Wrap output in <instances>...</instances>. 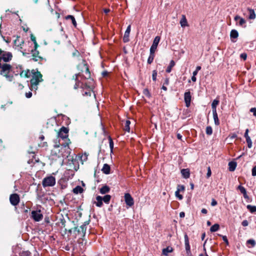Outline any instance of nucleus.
Instances as JSON below:
<instances>
[{
    "label": "nucleus",
    "instance_id": "8fccbe9b",
    "mask_svg": "<svg viewBox=\"0 0 256 256\" xmlns=\"http://www.w3.org/2000/svg\"><path fill=\"white\" fill-rule=\"evenodd\" d=\"M185 246H186V252L188 253V252H190V246L189 242L185 243Z\"/></svg>",
    "mask_w": 256,
    "mask_h": 256
},
{
    "label": "nucleus",
    "instance_id": "f704fd0d",
    "mask_svg": "<svg viewBox=\"0 0 256 256\" xmlns=\"http://www.w3.org/2000/svg\"><path fill=\"white\" fill-rule=\"evenodd\" d=\"M246 208L248 210L252 213L256 212V206L248 205Z\"/></svg>",
    "mask_w": 256,
    "mask_h": 256
},
{
    "label": "nucleus",
    "instance_id": "052dcab7",
    "mask_svg": "<svg viewBox=\"0 0 256 256\" xmlns=\"http://www.w3.org/2000/svg\"><path fill=\"white\" fill-rule=\"evenodd\" d=\"M222 240L227 244H228V240L226 236H222Z\"/></svg>",
    "mask_w": 256,
    "mask_h": 256
},
{
    "label": "nucleus",
    "instance_id": "0e129e2a",
    "mask_svg": "<svg viewBox=\"0 0 256 256\" xmlns=\"http://www.w3.org/2000/svg\"><path fill=\"white\" fill-rule=\"evenodd\" d=\"M80 228L82 229V231L84 232V230L86 231V227L85 224H82L80 226Z\"/></svg>",
    "mask_w": 256,
    "mask_h": 256
},
{
    "label": "nucleus",
    "instance_id": "de8ad7c7",
    "mask_svg": "<svg viewBox=\"0 0 256 256\" xmlns=\"http://www.w3.org/2000/svg\"><path fill=\"white\" fill-rule=\"evenodd\" d=\"M88 88H89V90L88 91H86V92H84V94H83L84 96H90L91 90H92V88L90 86H88Z\"/></svg>",
    "mask_w": 256,
    "mask_h": 256
},
{
    "label": "nucleus",
    "instance_id": "0eeeda50",
    "mask_svg": "<svg viewBox=\"0 0 256 256\" xmlns=\"http://www.w3.org/2000/svg\"><path fill=\"white\" fill-rule=\"evenodd\" d=\"M31 214V218L35 222H40L43 218V215L40 210H32Z\"/></svg>",
    "mask_w": 256,
    "mask_h": 256
},
{
    "label": "nucleus",
    "instance_id": "c85d7f7f",
    "mask_svg": "<svg viewBox=\"0 0 256 256\" xmlns=\"http://www.w3.org/2000/svg\"><path fill=\"white\" fill-rule=\"evenodd\" d=\"M175 65V62L173 60H172L170 62L169 66H168L166 72L168 73H170L172 71V68L174 67Z\"/></svg>",
    "mask_w": 256,
    "mask_h": 256
},
{
    "label": "nucleus",
    "instance_id": "4c0bfd02",
    "mask_svg": "<svg viewBox=\"0 0 256 256\" xmlns=\"http://www.w3.org/2000/svg\"><path fill=\"white\" fill-rule=\"evenodd\" d=\"M23 70V68H22V66H16V70L14 72L16 73V75H18V74H20V71H22Z\"/></svg>",
    "mask_w": 256,
    "mask_h": 256
},
{
    "label": "nucleus",
    "instance_id": "79ce46f5",
    "mask_svg": "<svg viewBox=\"0 0 256 256\" xmlns=\"http://www.w3.org/2000/svg\"><path fill=\"white\" fill-rule=\"evenodd\" d=\"M20 256H32L31 253L28 251H23L20 254Z\"/></svg>",
    "mask_w": 256,
    "mask_h": 256
},
{
    "label": "nucleus",
    "instance_id": "4d7b16f0",
    "mask_svg": "<svg viewBox=\"0 0 256 256\" xmlns=\"http://www.w3.org/2000/svg\"><path fill=\"white\" fill-rule=\"evenodd\" d=\"M242 224L244 226H246L248 224V221L247 220H244L242 222Z\"/></svg>",
    "mask_w": 256,
    "mask_h": 256
},
{
    "label": "nucleus",
    "instance_id": "3c124183",
    "mask_svg": "<svg viewBox=\"0 0 256 256\" xmlns=\"http://www.w3.org/2000/svg\"><path fill=\"white\" fill-rule=\"evenodd\" d=\"M211 174H212V172H211L210 168V166H208V172H207V174H206L207 178L210 177L211 176Z\"/></svg>",
    "mask_w": 256,
    "mask_h": 256
},
{
    "label": "nucleus",
    "instance_id": "680f3d73",
    "mask_svg": "<svg viewBox=\"0 0 256 256\" xmlns=\"http://www.w3.org/2000/svg\"><path fill=\"white\" fill-rule=\"evenodd\" d=\"M80 55V52L78 50H75L74 52L72 53V56H78Z\"/></svg>",
    "mask_w": 256,
    "mask_h": 256
},
{
    "label": "nucleus",
    "instance_id": "a878e982",
    "mask_svg": "<svg viewBox=\"0 0 256 256\" xmlns=\"http://www.w3.org/2000/svg\"><path fill=\"white\" fill-rule=\"evenodd\" d=\"M248 10L249 12L248 18L250 20H254L256 18V14L254 10L248 8Z\"/></svg>",
    "mask_w": 256,
    "mask_h": 256
},
{
    "label": "nucleus",
    "instance_id": "c9c22d12",
    "mask_svg": "<svg viewBox=\"0 0 256 256\" xmlns=\"http://www.w3.org/2000/svg\"><path fill=\"white\" fill-rule=\"evenodd\" d=\"M246 244L248 247H250L248 246L249 244H250L252 247H254L256 245V242L254 240L250 239L246 241Z\"/></svg>",
    "mask_w": 256,
    "mask_h": 256
},
{
    "label": "nucleus",
    "instance_id": "69168bd1",
    "mask_svg": "<svg viewBox=\"0 0 256 256\" xmlns=\"http://www.w3.org/2000/svg\"><path fill=\"white\" fill-rule=\"evenodd\" d=\"M169 84V79L166 78L165 80H164V85H168Z\"/></svg>",
    "mask_w": 256,
    "mask_h": 256
},
{
    "label": "nucleus",
    "instance_id": "5fc2aeb1",
    "mask_svg": "<svg viewBox=\"0 0 256 256\" xmlns=\"http://www.w3.org/2000/svg\"><path fill=\"white\" fill-rule=\"evenodd\" d=\"M240 57L244 60H246L247 58V55L245 53H242L240 55Z\"/></svg>",
    "mask_w": 256,
    "mask_h": 256
},
{
    "label": "nucleus",
    "instance_id": "37998d69",
    "mask_svg": "<svg viewBox=\"0 0 256 256\" xmlns=\"http://www.w3.org/2000/svg\"><path fill=\"white\" fill-rule=\"evenodd\" d=\"M143 94L147 97L150 98L151 95L148 88H145L143 90Z\"/></svg>",
    "mask_w": 256,
    "mask_h": 256
},
{
    "label": "nucleus",
    "instance_id": "bb28decb",
    "mask_svg": "<svg viewBox=\"0 0 256 256\" xmlns=\"http://www.w3.org/2000/svg\"><path fill=\"white\" fill-rule=\"evenodd\" d=\"M219 104V100H218L215 99L213 100L212 104V112H216V106Z\"/></svg>",
    "mask_w": 256,
    "mask_h": 256
},
{
    "label": "nucleus",
    "instance_id": "f03ea898",
    "mask_svg": "<svg viewBox=\"0 0 256 256\" xmlns=\"http://www.w3.org/2000/svg\"><path fill=\"white\" fill-rule=\"evenodd\" d=\"M32 78L30 80L31 90H36L38 88V85L42 81V76L40 72H35L34 70L32 71Z\"/></svg>",
    "mask_w": 256,
    "mask_h": 256
},
{
    "label": "nucleus",
    "instance_id": "7c9ffc66",
    "mask_svg": "<svg viewBox=\"0 0 256 256\" xmlns=\"http://www.w3.org/2000/svg\"><path fill=\"white\" fill-rule=\"evenodd\" d=\"M130 122L129 120H126L125 124H124V130L126 131V132H129L130 130Z\"/></svg>",
    "mask_w": 256,
    "mask_h": 256
},
{
    "label": "nucleus",
    "instance_id": "f8f14e48",
    "mask_svg": "<svg viewBox=\"0 0 256 256\" xmlns=\"http://www.w3.org/2000/svg\"><path fill=\"white\" fill-rule=\"evenodd\" d=\"M160 37L158 36H156L154 41H153V43L150 48V52H151V53L152 52H154V53L156 48H157V46H158V44L160 41Z\"/></svg>",
    "mask_w": 256,
    "mask_h": 256
},
{
    "label": "nucleus",
    "instance_id": "338daca9",
    "mask_svg": "<svg viewBox=\"0 0 256 256\" xmlns=\"http://www.w3.org/2000/svg\"><path fill=\"white\" fill-rule=\"evenodd\" d=\"M176 137L178 140H182V136L180 134H177Z\"/></svg>",
    "mask_w": 256,
    "mask_h": 256
},
{
    "label": "nucleus",
    "instance_id": "aec40b11",
    "mask_svg": "<svg viewBox=\"0 0 256 256\" xmlns=\"http://www.w3.org/2000/svg\"><path fill=\"white\" fill-rule=\"evenodd\" d=\"M110 166L108 164H104L102 169V172L105 174H109L110 173Z\"/></svg>",
    "mask_w": 256,
    "mask_h": 256
},
{
    "label": "nucleus",
    "instance_id": "49530a36",
    "mask_svg": "<svg viewBox=\"0 0 256 256\" xmlns=\"http://www.w3.org/2000/svg\"><path fill=\"white\" fill-rule=\"evenodd\" d=\"M246 142L248 144V148H251L252 146V142L250 138L246 139Z\"/></svg>",
    "mask_w": 256,
    "mask_h": 256
},
{
    "label": "nucleus",
    "instance_id": "603ef678",
    "mask_svg": "<svg viewBox=\"0 0 256 256\" xmlns=\"http://www.w3.org/2000/svg\"><path fill=\"white\" fill-rule=\"evenodd\" d=\"M252 176H256V166H254L252 168Z\"/></svg>",
    "mask_w": 256,
    "mask_h": 256
},
{
    "label": "nucleus",
    "instance_id": "9d476101",
    "mask_svg": "<svg viewBox=\"0 0 256 256\" xmlns=\"http://www.w3.org/2000/svg\"><path fill=\"white\" fill-rule=\"evenodd\" d=\"M68 130L63 126L62 127L58 132V136L62 139L66 138L68 137Z\"/></svg>",
    "mask_w": 256,
    "mask_h": 256
},
{
    "label": "nucleus",
    "instance_id": "6e6552de",
    "mask_svg": "<svg viewBox=\"0 0 256 256\" xmlns=\"http://www.w3.org/2000/svg\"><path fill=\"white\" fill-rule=\"evenodd\" d=\"M10 201L12 206H17L20 201L19 195L17 194H12L10 196Z\"/></svg>",
    "mask_w": 256,
    "mask_h": 256
},
{
    "label": "nucleus",
    "instance_id": "1a4fd4ad",
    "mask_svg": "<svg viewBox=\"0 0 256 256\" xmlns=\"http://www.w3.org/2000/svg\"><path fill=\"white\" fill-rule=\"evenodd\" d=\"M124 201L127 206L130 207L132 206L134 204V198L129 193H126L124 196Z\"/></svg>",
    "mask_w": 256,
    "mask_h": 256
},
{
    "label": "nucleus",
    "instance_id": "6ab92c4d",
    "mask_svg": "<svg viewBox=\"0 0 256 256\" xmlns=\"http://www.w3.org/2000/svg\"><path fill=\"white\" fill-rule=\"evenodd\" d=\"M236 162H228V170L230 172H233L235 170L236 166Z\"/></svg>",
    "mask_w": 256,
    "mask_h": 256
},
{
    "label": "nucleus",
    "instance_id": "473e14b6",
    "mask_svg": "<svg viewBox=\"0 0 256 256\" xmlns=\"http://www.w3.org/2000/svg\"><path fill=\"white\" fill-rule=\"evenodd\" d=\"M111 198V196L110 195L107 194L102 197V201L104 202L106 204H109L110 200Z\"/></svg>",
    "mask_w": 256,
    "mask_h": 256
},
{
    "label": "nucleus",
    "instance_id": "7ed1b4c3",
    "mask_svg": "<svg viewBox=\"0 0 256 256\" xmlns=\"http://www.w3.org/2000/svg\"><path fill=\"white\" fill-rule=\"evenodd\" d=\"M12 70V66L6 63H0V74L6 77L9 80H12V76L9 75Z\"/></svg>",
    "mask_w": 256,
    "mask_h": 256
},
{
    "label": "nucleus",
    "instance_id": "e2e57ef3",
    "mask_svg": "<svg viewBox=\"0 0 256 256\" xmlns=\"http://www.w3.org/2000/svg\"><path fill=\"white\" fill-rule=\"evenodd\" d=\"M184 242L185 243L189 242L188 238L186 234H185L184 236Z\"/></svg>",
    "mask_w": 256,
    "mask_h": 256
},
{
    "label": "nucleus",
    "instance_id": "20e7f679",
    "mask_svg": "<svg viewBox=\"0 0 256 256\" xmlns=\"http://www.w3.org/2000/svg\"><path fill=\"white\" fill-rule=\"evenodd\" d=\"M12 57V55L11 52L0 50V63H2V61L6 63L10 60Z\"/></svg>",
    "mask_w": 256,
    "mask_h": 256
},
{
    "label": "nucleus",
    "instance_id": "72a5a7b5",
    "mask_svg": "<svg viewBox=\"0 0 256 256\" xmlns=\"http://www.w3.org/2000/svg\"><path fill=\"white\" fill-rule=\"evenodd\" d=\"M154 52L151 53V52H150V54L148 59V63L149 64H152L154 60Z\"/></svg>",
    "mask_w": 256,
    "mask_h": 256
},
{
    "label": "nucleus",
    "instance_id": "c03bdc74",
    "mask_svg": "<svg viewBox=\"0 0 256 256\" xmlns=\"http://www.w3.org/2000/svg\"><path fill=\"white\" fill-rule=\"evenodd\" d=\"M185 188L183 185L178 184L177 186V190L178 192H184Z\"/></svg>",
    "mask_w": 256,
    "mask_h": 256
},
{
    "label": "nucleus",
    "instance_id": "4be33fe9",
    "mask_svg": "<svg viewBox=\"0 0 256 256\" xmlns=\"http://www.w3.org/2000/svg\"><path fill=\"white\" fill-rule=\"evenodd\" d=\"M72 192L75 194H81L84 192V189L80 186H78L73 189Z\"/></svg>",
    "mask_w": 256,
    "mask_h": 256
},
{
    "label": "nucleus",
    "instance_id": "bf43d9fd",
    "mask_svg": "<svg viewBox=\"0 0 256 256\" xmlns=\"http://www.w3.org/2000/svg\"><path fill=\"white\" fill-rule=\"evenodd\" d=\"M248 129H246V132H245V133H244V137L246 139L248 138H250L249 136H248Z\"/></svg>",
    "mask_w": 256,
    "mask_h": 256
},
{
    "label": "nucleus",
    "instance_id": "4468645a",
    "mask_svg": "<svg viewBox=\"0 0 256 256\" xmlns=\"http://www.w3.org/2000/svg\"><path fill=\"white\" fill-rule=\"evenodd\" d=\"M23 44L24 41L20 37H18L14 41V46L20 50L22 48V45Z\"/></svg>",
    "mask_w": 256,
    "mask_h": 256
},
{
    "label": "nucleus",
    "instance_id": "ea45409f",
    "mask_svg": "<svg viewBox=\"0 0 256 256\" xmlns=\"http://www.w3.org/2000/svg\"><path fill=\"white\" fill-rule=\"evenodd\" d=\"M30 39H31L32 41L33 42H34V47L35 48H37L38 46V44L36 42V37L34 36L32 34L30 36Z\"/></svg>",
    "mask_w": 256,
    "mask_h": 256
},
{
    "label": "nucleus",
    "instance_id": "a19ab883",
    "mask_svg": "<svg viewBox=\"0 0 256 256\" xmlns=\"http://www.w3.org/2000/svg\"><path fill=\"white\" fill-rule=\"evenodd\" d=\"M238 190H240V192L242 194H245V192H246V188L242 186L241 185H240L238 187Z\"/></svg>",
    "mask_w": 256,
    "mask_h": 256
},
{
    "label": "nucleus",
    "instance_id": "864d4df0",
    "mask_svg": "<svg viewBox=\"0 0 256 256\" xmlns=\"http://www.w3.org/2000/svg\"><path fill=\"white\" fill-rule=\"evenodd\" d=\"M250 112L253 114V115L256 117V108H252L250 110Z\"/></svg>",
    "mask_w": 256,
    "mask_h": 256
},
{
    "label": "nucleus",
    "instance_id": "5701e85b",
    "mask_svg": "<svg viewBox=\"0 0 256 256\" xmlns=\"http://www.w3.org/2000/svg\"><path fill=\"white\" fill-rule=\"evenodd\" d=\"M110 190V188L107 186H103L100 190V192L102 194H106Z\"/></svg>",
    "mask_w": 256,
    "mask_h": 256
},
{
    "label": "nucleus",
    "instance_id": "9b49d317",
    "mask_svg": "<svg viewBox=\"0 0 256 256\" xmlns=\"http://www.w3.org/2000/svg\"><path fill=\"white\" fill-rule=\"evenodd\" d=\"M234 20L236 22V24L242 28L246 27V20L244 18L237 15L234 17Z\"/></svg>",
    "mask_w": 256,
    "mask_h": 256
},
{
    "label": "nucleus",
    "instance_id": "cd10ccee",
    "mask_svg": "<svg viewBox=\"0 0 256 256\" xmlns=\"http://www.w3.org/2000/svg\"><path fill=\"white\" fill-rule=\"evenodd\" d=\"M66 19L67 20H70L72 21V24L74 26V27L76 26V21L75 18L74 16L72 15H68L66 16Z\"/></svg>",
    "mask_w": 256,
    "mask_h": 256
},
{
    "label": "nucleus",
    "instance_id": "c756f323",
    "mask_svg": "<svg viewBox=\"0 0 256 256\" xmlns=\"http://www.w3.org/2000/svg\"><path fill=\"white\" fill-rule=\"evenodd\" d=\"M212 114H213V117H214V123H215L216 125H217V126L219 125L220 122H219V120H218V116L216 112H212Z\"/></svg>",
    "mask_w": 256,
    "mask_h": 256
},
{
    "label": "nucleus",
    "instance_id": "dca6fc26",
    "mask_svg": "<svg viewBox=\"0 0 256 256\" xmlns=\"http://www.w3.org/2000/svg\"><path fill=\"white\" fill-rule=\"evenodd\" d=\"M238 31L236 30H232L230 33V37L232 39V42H235L236 40H234L233 39H236L238 38Z\"/></svg>",
    "mask_w": 256,
    "mask_h": 256
},
{
    "label": "nucleus",
    "instance_id": "a18cd8bd",
    "mask_svg": "<svg viewBox=\"0 0 256 256\" xmlns=\"http://www.w3.org/2000/svg\"><path fill=\"white\" fill-rule=\"evenodd\" d=\"M180 192H178V190H176V192H175V196H176L178 198V200H182V198H183V196L182 195V194H180Z\"/></svg>",
    "mask_w": 256,
    "mask_h": 256
},
{
    "label": "nucleus",
    "instance_id": "f257e3e1",
    "mask_svg": "<svg viewBox=\"0 0 256 256\" xmlns=\"http://www.w3.org/2000/svg\"><path fill=\"white\" fill-rule=\"evenodd\" d=\"M70 143V140H68L64 144H61L60 146L58 145H55L54 152L56 154L58 158H68L70 153V149L68 146L69 144Z\"/></svg>",
    "mask_w": 256,
    "mask_h": 256
},
{
    "label": "nucleus",
    "instance_id": "393cba45",
    "mask_svg": "<svg viewBox=\"0 0 256 256\" xmlns=\"http://www.w3.org/2000/svg\"><path fill=\"white\" fill-rule=\"evenodd\" d=\"M173 251V248L170 246H168L167 248L162 250V254L166 256L168 255L169 252H171Z\"/></svg>",
    "mask_w": 256,
    "mask_h": 256
},
{
    "label": "nucleus",
    "instance_id": "f3484780",
    "mask_svg": "<svg viewBox=\"0 0 256 256\" xmlns=\"http://www.w3.org/2000/svg\"><path fill=\"white\" fill-rule=\"evenodd\" d=\"M181 174L185 178H188L190 176V172L188 168H184L181 170Z\"/></svg>",
    "mask_w": 256,
    "mask_h": 256
},
{
    "label": "nucleus",
    "instance_id": "ddd939ff",
    "mask_svg": "<svg viewBox=\"0 0 256 256\" xmlns=\"http://www.w3.org/2000/svg\"><path fill=\"white\" fill-rule=\"evenodd\" d=\"M191 99L190 92V91L186 92L184 94V100L187 108H188L190 105Z\"/></svg>",
    "mask_w": 256,
    "mask_h": 256
},
{
    "label": "nucleus",
    "instance_id": "6e6d98bb",
    "mask_svg": "<svg viewBox=\"0 0 256 256\" xmlns=\"http://www.w3.org/2000/svg\"><path fill=\"white\" fill-rule=\"evenodd\" d=\"M218 204L217 202L214 198L212 200L211 206H216Z\"/></svg>",
    "mask_w": 256,
    "mask_h": 256
},
{
    "label": "nucleus",
    "instance_id": "412c9836",
    "mask_svg": "<svg viewBox=\"0 0 256 256\" xmlns=\"http://www.w3.org/2000/svg\"><path fill=\"white\" fill-rule=\"evenodd\" d=\"M180 24L182 28H184L188 26V22L184 15L182 16V18L180 20Z\"/></svg>",
    "mask_w": 256,
    "mask_h": 256
},
{
    "label": "nucleus",
    "instance_id": "774afa93",
    "mask_svg": "<svg viewBox=\"0 0 256 256\" xmlns=\"http://www.w3.org/2000/svg\"><path fill=\"white\" fill-rule=\"evenodd\" d=\"M201 212L202 214H206L208 213V210L206 208H202Z\"/></svg>",
    "mask_w": 256,
    "mask_h": 256
},
{
    "label": "nucleus",
    "instance_id": "2f4dec72",
    "mask_svg": "<svg viewBox=\"0 0 256 256\" xmlns=\"http://www.w3.org/2000/svg\"><path fill=\"white\" fill-rule=\"evenodd\" d=\"M220 228V226L218 224H214L210 228V230L211 232H215L218 231Z\"/></svg>",
    "mask_w": 256,
    "mask_h": 256
},
{
    "label": "nucleus",
    "instance_id": "09e8293b",
    "mask_svg": "<svg viewBox=\"0 0 256 256\" xmlns=\"http://www.w3.org/2000/svg\"><path fill=\"white\" fill-rule=\"evenodd\" d=\"M156 76H157L156 70H153L152 71V76L153 80H154V81L156 80Z\"/></svg>",
    "mask_w": 256,
    "mask_h": 256
},
{
    "label": "nucleus",
    "instance_id": "13d9d810",
    "mask_svg": "<svg viewBox=\"0 0 256 256\" xmlns=\"http://www.w3.org/2000/svg\"><path fill=\"white\" fill-rule=\"evenodd\" d=\"M25 96L27 98H30L32 96V93L31 92H26L25 94Z\"/></svg>",
    "mask_w": 256,
    "mask_h": 256
},
{
    "label": "nucleus",
    "instance_id": "423d86ee",
    "mask_svg": "<svg viewBox=\"0 0 256 256\" xmlns=\"http://www.w3.org/2000/svg\"><path fill=\"white\" fill-rule=\"evenodd\" d=\"M36 49L37 48L34 47V48L30 50L31 54L32 56L30 60L35 62H40L42 60L43 58L39 56V52Z\"/></svg>",
    "mask_w": 256,
    "mask_h": 256
},
{
    "label": "nucleus",
    "instance_id": "2eb2a0df",
    "mask_svg": "<svg viewBox=\"0 0 256 256\" xmlns=\"http://www.w3.org/2000/svg\"><path fill=\"white\" fill-rule=\"evenodd\" d=\"M130 31V26H128L125 32L124 38H123V40L124 42H128L129 41V35Z\"/></svg>",
    "mask_w": 256,
    "mask_h": 256
},
{
    "label": "nucleus",
    "instance_id": "39448f33",
    "mask_svg": "<svg viewBox=\"0 0 256 256\" xmlns=\"http://www.w3.org/2000/svg\"><path fill=\"white\" fill-rule=\"evenodd\" d=\"M44 187L52 186L56 184V178L54 176H50L44 178L42 182Z\"/></svg>",
    "mask_w": 256,
    "mask_h": 256
},
{
    "label": "nucleus",
    "instance_id": "a211bd4d",
    "mask_svg": "<svg viewBox=\"0 0 256 256\" xmlns=\"http://www.w3.org/2000/svg\"><path fill=\"white\" fill-rule=\"evenodd\" d=\"M96 202H94L96 205L98 207H102V197L100 196H98L96 197Z\"/></svg>",
    "mask_w": 256,
    "mask_h": 256
},
{
    "label": "nucleus",
    "instance_id": "e433bc0d",
    "mask_svg": "<svg viewBox=\"0 0 256 256\" xmlns=\"http://www.w3.org/2000/svg\"><path fill=\"white\" fill-rule=\"evenodd\" d=\"M108 140H109V144H110V152H112L114 146V142H113L110 136H108Z\"/></svg>",
    "mask_w": 256,
    "mask_h": 256
},
{
    "label": "nucleus",
    "instance_id": "b1692460",
    "mask_svg": "<svg viewBox=\"0 0 256 256\" xmlns=\"http://www.w3.org/2000/svg\"><path fill=\"white\" fill-rule=\"evenodd\" d=\"M20 76L22 77H26V78H28L30 76L31 73L29 70L20 71Z\"/></svg>",
    "mask_w": 256,
    "mask_h": 256
},
{
    "label": "nucleus",
    "instance_id": "58836bf2",
    "mask_svg": "<svg viewBox=\"0 0 256 256\" xmlns=\"http://www.w3.org/2000/svg\"><path fill=\"white\" fill-rule=\"evenodd\" d=\"M206 134L208 135H211L212 134V128L210 126H208L206 128Z\"/></svg>",
    "mask_w": 256,
    "mask_h": 256
}]
</instances>
